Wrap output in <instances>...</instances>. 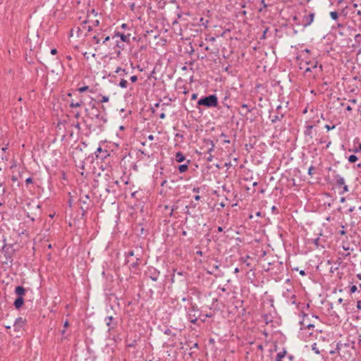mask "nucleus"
I'll list each match as a JSON object with an SVG mask.
<instances>
[{
	"label": "nucleus",
	"mask_w": 361,
	"mask_h": 361,
	"mask_svg": "<svg viewBox=\"0 0 361 361\" xmlns=\"http://www.w3.org/2000/svg\"><path fill=\"white\" fill-rule=\"evenodd\" d=\"M130 33L128 32H126L125 30H120L119 27L116 28V30L114 31V43L116 46L121 49H124L126 44L130 43Z\"/></svg>",
	"instance_id": "nucleus-1"
},
{
	"label": "nucleus",
	"mask_w": 361,
	"mask_h": 361,
	"mask_svg": "<svg viewBox=\"0 0 361 361\" xmlns=\"http://www.w3.org/2000/svg\"><path fill=\"white\" fill-rule=\"evenodd\" d=\"M111 163L112 157L108 154V156L105 157V158L102 161L100 164V169L102 171V175L106 177V180L108 178L111 177L113 173Z\"/></svg>",
	"instance_id": "nucleus-2"
},
{
	"label": "nucleus",
	"mask_w": 361,
	"mask_h": 361,
	"mask_svg": "<svg viewBox=\"0 0 361 361\" xmlns=\"http://www.w3.org/2000/svg\"><path fill=\"white\" fill-rule=\"evenodd\" d=\"M197 104L200 106H205L207 107L216 106L218 104V99L215 94H211L201 98Z\"/></svg>",
	"instance_id": "nucleus-3"
},
{
	"label": "nucleus",
	"mask_w": 361,
	"mask_h": 361,
	"mask_svg": "<svg viewBox=\"0 0 361 361\" xmlns=\"http://www.w3.org/2000/svg\"><path fill=\"white\" fill-rule=\"evenodd\" d=\"M92 30V27L87 24V22L85 20L81 25L80 27H78L76 28L77 37H80L81 36L87 35V32Z\"/></svg>",
	"instance_id": "nucleus-4"
},
{
	"label": "nucleus",
	"mask_w": 361,
	"mask_h": 361,
	"mask_svg": "<svg viewBox=\"0 0 361 361\" xmlns=\"http://www.w3.org/2000/svg\"><path fill=\"white\" fill-rule=\"evenodd\" d=\"M314 18V13H309L308 14H305L302 16L301 20V24L303 27H307L313 22Z\"/></svg>",
	"instance_id": "nucleus-5"
},
{
	"label": "nucleus",
	"mask_w": 361,
	"mask_h": 361,
	"mask_svg": "<svg viewBox=\"0 0 361 361\" xmlns=\"http://www.w3.org/2000/svg\"><path fill=\"white\" fill-rule=\"evenodd\" d=\"M306 64L308 65V67H307L305 70V71L307 72H311L312 69L317 68L318 62L317 61H307Z\"/></svg>",
	"instance_id": "nucleus-6"
},
{
	"label": "nucleus",
	"mask_w": 361,
	"mask_h": 361,
	"mask_svg": "<svg viewBox=\"0 0 361 361\" xmlns=\"http://www.w3.org/2000/svg\"><path fill=\"white\" fill-rule=\"evenodd\" d=\"M207 144L210 145V147L207 149V153L209 154V156L207 157L206 159H207V161L210 162L213 159V156L212 155V152L214 151V145L212 141H209Z\"/></svg>",
	"instance_id": "nucleus-7"
},
{
	"label": "nucleus",
	"mask_w": 361,
	"mask_h": 361,
	"mask_svg": "<svg viewBox=\"0 0 361 361\" xmlns=\"http://www.w3.org/2000/svg\"><path fill=\"white\" fill-rule=\"evenodd\" d=\"M86 91H90L92 92V90L90 89V87L89 86H82L81 87H79L78 89V90H75L71 93H68L67 94L68 97H72L73 95H75L77 94V92H80V93H82V92H86Z\"/></svg>",
	"instance_id": "nucleus-8"
},
{
	"label": "nucleus",
	"mask_w": 361,
	"mask_h": 361,
	"mask_svg": "<svg viewBox=\"0 0 361 361\" xmlns=\"http://www.w3.org/2000/svg\"><path fill=\"white\" fill-rule=\"evenodd\" d=\"M114 82H118V86L121 87V88L127 87L128 82L124 78H118L117 76H114Z\"/></svg>",
	"instance_id": "nucleus-9"
},
{
	"label": "nucleus",
	"mask_w": 361,
	"mask_h": 361,
	"mask_svg": "<svg viewBox=\"0 0 361 361\" xmlns=\"http://www.w3.org/2000/svg\"><path fill=\"white\" fill-rule=\"evenodd\" d=\"M283 117V114H269V118L271 123H275L277 121L281 120Z\"/></svg>",
	"instance_id": "nucleus-10"
},
{
	"label": "nucleus",
	"mask_w": 361,
	"mask_h": 361,
	"mask_svg": "<svg viewBox=\"0 0 361 361\" xmlns=\"http://www.w3.org/2000/svg\"><path fill=\"white\" fill-rule=\"evenodd\" d=\"M159 271H158L157 269H153L152 271H151V274L149 276V278L154 281H157L158 280V278H159Z\"/></svg>",
	"instance_id": "nucleus-11"
},
{
	"label": "nucleus",
	"mask_w": 361,
	"mask_h": 361,
	"mask_svg": "<svg viewBox=\"0 0 361 361\" xmlns=\"http://www.w3.org/2000/svg\"><path fill=\"white\" fill-rule=\"evenodd\" d=\"M354 47L361 49V34H357L355 36V44Z\"/></svg>",
	"instance_id": "nucleus-12"
},
{
	"label": "nucleus",
	"mask_w": 361,
	"mask_h": 361,
	"mask_svg": "<svg viewBox=\"0 0 361 361\" xmlns=\"http://www.w3.org/2000/svg\"><path fill=\"white\" fill-rule=\"evenodd\" d=\"M176 161L177 162H183L185 159V157L181 152H178L175 156Z\"/></svg>",
	"instance_id": "nucleus-13"
},
{
	"label": "nucleus",
	"mask_w": 361,
	"mask_h": 361,
	"mask_svg": "<svg viewBox=\"0 0 361 361\" xmlns=\"http://www.w3.org/2000/svg\"><path fill=\"white\" fill-rule=\"evenodd\" d=\"M23 297H18L14 302V305L16 307V309H19L20 307H22V305H23Z\"/></svg>",
	"instance_id": "nucleus-14"
},
{
	"label": "nucleus",
	"mask_w": 361,
	"mask_h": 361,
	"mask_svg": "<svg viewBox=\"0 0 361 361\" xmlns=\"http://www.w3.org/2000/svg\"><path fill=\"white\" fill-rule=\"evenodd\" d=\"M335 179H336V184L338 186H342L345 184V180L343 177H341V176L339 175H336L335 176Z\"/></svg>",
	"instance_id": "nucleus-15"
},
{
	"label": "nucleus",
	"mask_w": 361,
	"mask_h": 361,
	"mask_svg": "<svg viewBox=\"0 0 361 361\" xmlns=\"http://www.w3.org/2000/svg\"><path fill=\"white\" fill-rule=\"evenodd\" d=\"M25 290L23 286H17L15 290V293L19 295V297H22L23 295L25 294Z\"/></svg>",
	"instance_id": "nucleus-16"
},
{
	"label": "nucleus",
	"mask_w": 361,
	"mask_h": 361,
	"mask_svg": "<svg viewBox=\"0 0 361 361\" xmlns=\"http://www.w3.org/2000/svg\"><path fill=\"white\" fill-rule=\"evenodd\" d=\"M286 354V350H283L277 353L276 361H282V359L285 357Z\"/></svg>",
	"instance_id": "nucleus-17"
},
{
	"label": "nucleus",
	"mask_w": 361,
	"mask_h": 361,
	"mask_svg": "<svg viewBox=\"0 0 361 361\" xmlns=\"http://www.w3.org/2000/svg\"><path fill=\"white\" fill-rule=\"evenodd\" d=\"M114 72H116L120 76H125V75H128V73L126 71V70L125 69H122L121 68H117L116 70Z\"/></svg>",
	"instance_id": "nucleus-18"
},
{
	"label": "nucleus",
	"mask_w": 361,
	"mask_h": 361,
	"mask_svg": "<svg viewBox=\"0 0 361 361\" xmlns=\"http://www.w3.org/2000/svg\"><path fill=\"white\" fill-rule=\"evenodd\" d=\"M188 169V166L187 164H181L178 166V171L180 173H184Z\"/></svg>",
	"instance_id": "nucleus-19"
},
{
	"label": "nucleus",
	"mask_w": 361,
	"mask_h": 361,
	"mask_svg": "<svg viewBox=\"0 0 361 361\" xmlns=\"http://www.w3.org/2000/svg\"><path fill=\"white\" fill-rule=\"evenodd\" d=\"M82 104V101L81 100H78V101H73V100H71L70 102V106L71 107H78V106H80Z\"/></svg>",
	"instance_id": "nucleus-20"
},
{
	"label": "nucleus",
	"mask_w": 361,
	"mask_h": 361,
	"mask_svg": "<svg viewBox=\"0 0 361 361\" xmlns=\"http://www.w3.org/2000/svg\"><path fill=\"white\" fill-rule=\"evenodd\" d=\"M89 198L90 197H89L88 195H85L80 197V201L85 204H87V201L89 200Z\"/></svg>",
	"instance_id": "nucleus-21"
},
{
	"label": "nucleus",
	"mask_w": 361,
	"mask_h": 361,
	"mask_svg": "<svg viewBox=\"0 0 361 361\" xmlns=\"http://www.w3.org/2000/svg\"><path fill=\"white\" fill-rule=\"evenodd\" d=\"M312 128H313V126H312V125H307V126H306V129H305V134L306 135H311V133H312Z\"/></svg>",
	"instance_id": "nucleus-22"
},
{
	"label": "nucleus",
	"mask_w": 361,
	"mask_h": 361,
	"mask_svg": "<svg viewBox=\"0 0 361 361\" xmlns=\"http://www.w3.org/2000/svg\"><path fill=\"white\" fill-rule=\"evenodd\" d=\"M330 16L333 20H336L338 18V13L336 11H331Z\"/></svg>",
	"instance_id": "nucleus-23"
},
{
	"label": "nucleus",
	"mask_w": 361,
	"mask_h": 361,
	"mask_svg": "<svg viewBox=\"0 0 361 361\" xmlns=\"http://www.w3.org/2000/svg\"><path fill=\"white\" fill-rule=\"evenodd\" d=\"M357 160V156H355V154H351L348 157V161L350 163H354Z\"/></svg>",
	"instance_id": "nucleus-24"
},
{
	"label": "nucleus",
	"mask_w": 361,
	"mask_h": 361,
	"mask_svg": "<svg viewBox=\"0 0 361 361\" xmlns=\"http://www.w3.org/2000/svg\"><path fill=\"white\" fill-rule=\"evenodd\" d=\"M325 128L327 130H333L336 127V125H333V126H330L329 124H326L325 125Z\"/></svg>",
	"instance_id": "nucleus-25"
},
{
	"label": "nucleus",
	"mask_w": 361,
	"mask_h": 361,
	"mask_svg": "<svg viewBox=\"0 0 361 361\" xmlns=\"http://www.w3.org/2000/svg\"><path fill=\"white\" fill-rule=\"evenodd\" d=\"M112 319H113V317H112L111 316L107 317L106 318V325H107V326H109V325H110V324H111V322Z\"/></svg>",
	"instance_id": "nucleus-26"
},
{
	"label": "nucleus",
	"mask_w": 361,
	"mask_h": 361,
	"mask_svg": "<svg viewBox=\"0 0 361 361\" xmlns=\"http://www.w3.org/2000/svg\"><path fill=\"white\" fill-rule=\"evenodd\" d=\"M357 286H355V285H353V286L350 287V293H355V292H356V290H357Z\"/></svg>",
	"instance_id": "nucleus-27"
},
{
	"label": "nucleus",
	"mask_w": 361,
	"mask_h": 361,
	"mask_svg": "<svg viewBox=\"0 0 361 361\" xmlns=\"http://www.w3.org/2000/svg\"><path fill=\"white\" fill-rule=\"evenodd\" d=\"M200 21L202 23V25H204L205 27H207L208 20H204L203 18H201Z\"/></svg>",
	"instance_id": "nucleus-28"
},
{
	"label": "nucleus",
	"mask_w": 361,
	"mask_h": 361,
	"mask_svg": "<svg viewBox=\"0 0 361 361\" xmlns=\"http://www.w3.org/2000/svg\"><path fill=\"white\" fill-rule=\"evenodd\" d=\"M348 191V186L345 185V183L343 185V191L341 192V194H343L344 192H346Z\"/></svg>",
	"instance_id": "nucleus-29"
},
{
	"label": "nucleus",
	"mask_w": 361,
	"mask_h": 361,
	"mask_svg": "<svg viewBox=\"0 0 361 361\" xmlns=\"http://www.w3.org/2000/svg\"><path fill=\"white\" fill-rule=\"evenodd\" d=\"M109 100V97L107 96H103L102 99L100 100L101 102H107Z\"/></svg>",
	"instance_id": "nucleus-30"
},
{
	"label": "nucleus",
	"mask_w": 361,
	"mask_h": 361,
	"mask_svg": "<svg viewBox=\"0 0 361 361\" xmlns=\"http://www.w3.org/2000/svg\"><path fill=\"white\" fill-rule=\"evenodd\" d=\"M312 350H314V352L317 353V354H319V350L316 347V343H314V345H312Z\"/></svg>",
	"instance_id": "nucleus-31"
},
{
	"label": "nucleus",
	"mask_w": 361,
	"mask_h": 361,
	"mask_svg": "<svg viewBox=\"0 0 361 361\" xmlns=\"http://www.w3.org/2000/svg\"><path fill=\"white\" fill-rule=\"evenodd\" d=\"M130 80L132 82H135L137 80V77L136 75H133L130 77Z\"/></svg>",
	"instance_id": "nucleus-32"
},
{
	"label": "nucleus",
	"mask_w": 361,
	"mask_h": 361,
	"mask_svg": "<svg viewBox=\"0 0 361 361\" xmlns=\"http://www.w3.org/2000/svg\"><path fill=\"white\" fill-rule=\"evenodd\" d=\"M177 209V207H175V206H173V207H171V212H170V214H169V216H173V211H174L175 209Z\"/></svg>",
	"instance_id": "nucleus-33"
},
{
	"label": "nucleus",
	"mask_w": 361,
	"mask_h": 361,
	"mask_svg": "<svg viewBox=\"0 0 361 361\" xmlns=\"http://www.w3.org/2000/svg\"><path fill=\"white\" fill-rule=\"evenodd\" d=\"M200 190H201V188H198V187H197V188H194L192 189V191H193L194 192L197 193V194H198V193H200Z\"/></svg>",
	"instance_id": "nucleus-34"
},
{
	"label": "nucleus",
	"mask_w": 361,
	"mask_h": 361,
	"mask_svg": "<svg viewBox=\"0 0 361 361\" xmlns=\"http://www.w3.org/2000/svg\"><path fill=\"white\" fill-rule=\"evenodd\" d=\"M25 183H26L27 184L32 183V178H30V177H29V178H26V180H25Z\"/></svg>",
	"instance_id": "nucleus-35"
},
{
	"label": "nucleus",
	"mask_w": 361,
	"mask_h": 361,
	"mask_svg": "<svg viewBox=\"0 0 361 361\" xmlns=\"http://www.w3.org/2000/svg\"><path fill=\"white\" fill-rule=\"evenodd\" d=\"M207 40H209L212 42H214L216 41V37H210L209 38H206Z\"/></svg>",
	"instance_id": "nucleus-36"
},
{
	"label": "nucleus",
	"mask_w": 361,
	"mask_h": 361,
	"mask_svg": "<svg viewBox=\"0 0 361 361\" xmlns=\"http://www.w3.org/2000/svg\"><path fill=\"white\" fill-rule=\"evenodd\" d=\"M164 334L166 335H171V330L170 329H166L164 331Z\"/></svg>",
	"instance_id": "nucleus-37"
},
{
	"label": "nucleus",
	"mask_w": 361,
	"mask_h": 361,
	"mask_svg": "<svg viewBox=\"0 0 361 361\" xmlns=\"http://www.w3.org/2000/svg\"><path fill=\"white\" fill-rule=\"evenodd\" d=\"M127 27L128 25L126 23H123L119 29L126 30Z\"/></svg>",
	"instance_id": "nucleus-38"
},
{
	"label": "nucleus",
	"mask_w": 361,
	"mask_h": 361,
	"mask_svg": "<svg viewBox=\"0 0 361 361\" xmlns=\"http://www.w3.org/2000/svg\"><path fill=\"white\" fill-rule=\"evenodd\" d=\"M314 170V167L313 166H310L308 169V173L310 175H312V171Z\"/></svg>",
	"instance_id": "nucleus-39"
},
{
	"label": "nucleus",
	"mask_w": 361,
	"mask_h": 361,
	"mask_svg": "<svg viewBox=\"0 0 361 361\" xmlns=\"http://www.w3.org/2000/svg\"><path fill=\"white\" fill-rule=\"evenodd\" d=\"M342 228H343V229H342L341 231H339V233H340L341 235H345V231L344 230V226H342Z\"/></svg>",
	"instance_id": "nucleus-40"
},
{
	"label": "nucleus",
	"mask_w": 361,
	"mask_h": 361,
	"mask_svg": "<svg viewBox=\"0 0 361 361\" xmlns=\"http://www.w3.org/2000/svg\"><path fill=\"white\" fill-rule=\"evenodd\" d=\"M357 308L360 310L361 309V301H357V305H356Z\"/></svg>",
	"instance_id": "nucleus-41"
},
{
	"label": "nucleus",
	"mask_w": 361,
	"mask_h": 361,
	"mask_svg": "<svg viewBox=\"0 0 361 361\" xmlns=\"http://www.w3.org/2000/svg\"><path fill=\"white\" fill-rule=\"evenodd\" d=\"M56 53H57V50H56V49H51V54L52 55H54V54H56Z\"/></svg>",
	"instance_id": "nucleus-42"
},
{
	"label": "nucleus",
	"mask_w": 361,
	"mask_h": 361,
	"mask_svg": "<svg viewBox=\"0 0 361 361\" xmlns=\"http://www.w3.org/2000/svg\"><path fill=\"white\" fill-rule=\"evenodd\" d=\"M319 241V238H316V239H314V243L317 246H318Z\"/></svg>",
	"instance_id": "nucleus-43"
},
{
	"label": "nucleus",
	"mask_w": 361,
	"mask_h": 361,
	"mask_svg": "<svg viewBox=\"0 0 361 361\" xmlns=\"http://www.w3.org/2000/svg\"><path fill=\"white\" fill-rule=\"evenodd\" d=\"M250 258V257L247 255L246 256V257H242L241 258V260L243 262H246V259Z\"/></svg>",
	"instance_id": "nucleus-44"
},
{
	"label": "nucleus",
	"mask_w": 361,
	"mask_h": 361,
	"mask_svg": "<svg viewBox=\"0 0 361 361\" xmlns=\"http://www.w3.org/2000/svg\"><path fill=\"white\" fill-rule=\"evenodd\" d=\"M295 295H292V297H291V299H292V303H293V304H295Z\"/></svg>",
	"instance_id": "nucleus-45"
},
{
	"label": "nucleus",
	"mask_w": 361,
	"mask_h": 361,
	"mask_svg": "<svg viewBox=\"0 0 361 361\" xmlns=\"http://www.w3.org/2000/svg\"><path fill=\"white\" fill-rule=\"evenodd\" d=\"M147 138L149 140H154V136L152 135H149Z\"/></svg>",
	"instance_id": "nucleus-46"
},
{
	"label": "nucleus",
	"mask_w": 361,
	"mask_h": 361,
	"mask_svg": "<svg viewBox=\"0 0 361 361\" xmlns=\"http://www.w3.org/2000/svg\"><path fill=\"white\" fill-rule=\"evenodd\" d=\"M194 198H195V200L198 201V200H200V195H195V196L194 197Z\"/></svg>",
	"instance_id": "nucleus-47"
},
{
	"label": "nucleus",
	"mask_w": 361,
	"mask_h": 361,
	"mask_svg": "<svg viewBox=\"0 0 361 361\" xmlns=\"http://www.w3.org/2000/svg\"><path fill=\"white\" fill-rule=\"evenodd\" d=\"M106 191L108 193H110V192H111V187H110V186H108V187L106 188Z\"/></svg>",
	"instance_id": "nucleus-48"
},
{
	"label": "nucleus",
	"mask_w": 361,
	"mask_h": 361,
	"mask_svg": "<svg viewBox=\"0 0 361 361\" xmlns=\"http://www.w3.org/2000/svg\"><path fill=\"white\" fill-rule=\"evenodd\" d=\"M300 274L302 275V276H305L306 274H305V271L304 270H301V271H300Z\"/></svg>",
	"instance_id": "nucleus-49"
},
{
	"label": "nucleus",
	"mask_w": 361,
	"mask_h": 361,
	"mask_svg": "<svg viewBox=\"0 0 361 361\" xmlns=\"http://www.w3.org/2000/svg\"><path fill=\"white\" fill-rule=\"evenodd\" d=\"M68 325H69L68 322V321H66V322H64V324H63L64 327H65V328H66V327H68Z\"/></svg>",
	"instance_id": "nucleus-50"
},
{
	"label": "nucleus",
	"mask_w": 361,
	"mask_h": 361,
	"mask_svg": "<svg viewBox=\"0 0 361 361\" xmlns=\"http://www.w3.org/2000/svg\"><path fill=\"white\" fill-rule=\"evenodd\" d=\"M239 271H240V269H239L238 267H236V268L234 269V273H235V274H237V273H238Z\"/></svg>",
	"instance_id": "nucleus-51"
},
{
	"label": "nucleus",
	"mask_w": 361,
	"mask_h": 361,
	"mask_svg": "<svg viewBox=\"0 0 361 361\" xmlns=\"http://www.w3.org/2000/svg\"><path fill=\"white\" fill-rule=\"evenodd\" d=\"M261 4L263 5L264 7H267V4H265L264 0H262Z\"/></svg>",
	"instance_id": "nucleus-52"
},
{
	"label": "nucleus",
	"mask_w": 361,
	"mask_h": 361,
	"mask_svg": "<svg viewBox=\"0 0 361 361\" xmlns=\"http://www.w3.org/2000/svg\"><path fill=\"white\" fill-rule=\"evenodd\" d=\"M312 327H314L313 324H309L307 325V328H308V329H310V328H312Z\"/></svg>",
	"instance_id": "nucleus-53"
},
{
	"label": "nucleus",
	"mask_w": 361,
	"mask_h": 361,
	"mask_svg": "<svg viewBox=\"0 0 361 361\" xmlns=\"http://www.w3.org/2000/svg\"><path fill=\"white\" fill-rule=\"evenodd\" d=\"M224 106L226 107L227 111H228V110L229 109V108H230L229 105H228V104H226V103H225V104H224Z\"/></svg>",
	"instance_id": "nucleus-54"
},
{
	"label": "nucleus",
	"mask_w": 361,
	"mask_h": 361,
	"mask_svg": "<svg viewBox=\"0 0 361 361\" xmlns=\"http://www.w3.org/2000/svg\"><path fill=\"white\" fill-rule=\"evenodd\" d=\"M217 230H218L219 232H221V231H223V228L221 227V226H219Z\"/></svg>",
	"instance_id": "nucleus-55"
},
{
	"label": "nucleus",
	"mask_w": 361,
	"mask_h": 361,
	"mask_svg": "<svg viewBox=\"0 0 361 361\" xmlns=\"http://www.w3.org/2000/svg\"><path fill=\"white\" fill-rule=\"evenodd\" d=\"M133 255H134L133 252V251H130V252H129V253H128V257H132V256H133Z\"/></svg>",
	"instance_id": "nucleus-56"
},
{
	"label": "nucleus",
	"mask_w": 361,
	"mask_h": 361,
	"mask_svg": "<svg viewBox=\"0 0 361 361\" xmlns=\"http://www.w3.org/2000/svg\"><path fill=\"white\" fill-rule=\"evenodd\" d=\"M109 36H107L104 38V39L103 40V42L104 43L106 41L109 40Z\"/></svg>",
	"instance_id": "nucleus-57"
},
{
	"label": "nucleus",
	"mask_w": 361,
	"mask_h": 361,
	"mask_svg": "<svg viewBox=\"0 0 361 361\" xmlns=\"http://www.w3.org/2000/svg\"><path fill=\"white\" fill-rule=\"evenodd\" d=\"M354 209H355V207H353L350 208V209H349V212H353V211H354Z\"/></svg>",
	"instance_id": "nucleus-58"
},
{
	"label": "nucleus",
	"mask_w": 361,
	"mask_h": 361,
	"mask_svg": "<svg viewBox=\"0 0 361 361\" xmlns=\"http://www.w3.org/2000/svg\"><path fill=\"white\" fill-rule=\"evenodd\" d=\"M310 51L308 49H306L303 50V52H305V53H310Z\"/></svg>",
	"instance_id": "nucleus-59"
},
{
	"label": "nucleus",
	"mask_w": 361,
	"mask_h": 361,
	"mask_svg": "<svg viewBox=\"0 0 361 361\" xmlns=\"http://www.w3.org/2000/svg\"><path fill=\"white\" fill-rule=\"evenodd\" d=\"M166 114H160V118L163 119L165 118Z\"/></svg>",
	"instance_id": "nucleus-60"
},
{
	"label": "nucleus",
	"mask_w": 361,
	"mask_h": 361,
	"mask_svg": "<svg viewBox=\"0 0 361 361\" xmlns=\"http://www.w3.org/2000/svg\"><path fill=\"white\" fill-rule=\"evenodd\" d=\"M223 142H224V143H230V140H224L223 141Z\"/></svg>",
	"instance_id": "nucleus-61"
},
{
	"label": "nucleus",
	"mask_w": 361,
	"mask_h": 361,
	"mask_svg": "<svg viewBox=\"0 0 361 361\" xmlns=\"http://www.w3.org/2000/svg\"><path fill=\"white\" fill-rule=\"evenodd\" d=\"M302 113H304V114L307 113V108H305V109L302 111Z\"/></svg>",
	"instance_id": "nucleus-62"
},
{
	"label": "nucleus",
	"mask_w": 361,
	"mask_h": 361,
	"mask_svg": "<svg viewBox=\"0 0 361 361\" xmlns=\"http://www.w3.org/2000/svg\"><path fill=\"white\" fill-rule=\"evenodd\" d=\"M345 200V197H341V202H344Z\"/></svg>",
	"instance_id": "nucleus-63"
},
{
	"label": "nucleus",
	"mask_w": 361,
	"mask_h": 361,
	"mask_svg": "<svg viewBox=\"0 0 361 361\" xmlns=\"http://www.w3.org/2000/svg\"><path fill=\"white\" fill-rule=\"evenodd\" d=\"M347 111H350L351 110V108L350 106H348L345 109Z\"/></svg>",
	"instance_id": "nucleus-64"
}]
</instances>
